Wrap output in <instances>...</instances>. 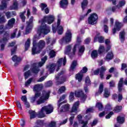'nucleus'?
<instances>
[{"label":"nucleus","mask_w":127,"mask_h":127,"mask_svg":"<svg viewBox=\"0 0 127 127\" xmlns=\"http://www.w3.org/2000/svg\"><path fill=\"white\" fill-rule=\"evenodd\" d=\"M54 20H55V16L53 15H49L44 16L41 20L39 21V24L40 25L38 28L39 35L47 34L50 31V30L49 27L47 26L45 23L47 22L49 24H51L54 22Z\"/></svg>","instance_id":"f257e3e1"},{"label":"nucleus","mask_w":127,"mask_h":127,"mask_svg":"<svg viewBox=\"0 0 127 127\" xmlns=\"http://www.w3.org/2000/svg\"><path fill=\"white\" fill-rule=\"evenodd\" d=\"M39 39H40L39 37L34 36L33 38V48L32 49V55L40 53V51L45 47L46 43L44 40H41L39 41L38 43L36 44V41Z\"/></svg>","instance_id":"f03ea898"},{"label":"nucleus","mask_w":127,"mask_h":127,"mask_svg":"<svg viewBox=\"0 0 127 127\" xmlns=\"http://www.w3.org/2000/svg\"><path fill=\"white\" fill-rule=\"evenodd\" d=\"M49 95H50V91H43L42 95L39 92H37L35 94V97L31 98L32 103H34L35 101H37V105H41L43 104L49 98Z\"/></svg>","instance_id":"7ed1b4c3"},{"label":"nucleus","mask_w":127,"mask_h":127,"mask_svg":"<svg viewBox=\"0 0 127 127\" xmlns=\"http://www.w3.org/2000/svg\"><path fill=\"white\" fill-rule=\"evenodd\" d=\"M66 61L67 60H66V57H65L64 59H60L57 63V64H52L48 65L47 68L50 73H53L55 69H56V71H58L59 70V67H61V65H62V62H63L64 66H65Z\"/></svg>","instance_id":"20e7f679"},{"label":"nucleus","mask_w":127,"mask_h":127,"mask_svg":"<svg viewBox=\"0 0 127 127\" xmlns=\"http://www.w3.org/2000/svg\"><path fill=\"white\" fill-rule=\"evenodd\" d=\"M53 112V106L49 104L48 106H44L42 108L41 111L38 113V118L42 119L45 117V113L47 115L51 114Z\"/></svg>","instance_id":"39448f33"},{"label":"nucleus","mask_w":127,"mask_h":127,"mask_svg":"<svg viewBox=\"0 0 127 127\" xmlns=\"http://www.w3.org/2000/svg\"><path fill=\"white\" fill-rule=\"evenodd\" d=\"M46 60H47V56H45L44 58L41 59V62H39L38 64L34 63L31 68V70L33 71V73L37 74L39 71L38 67H42L43 65H44Z\"/></svg>","instance_id":"423d86ee"},{"label":"nucleus","mask_w":127,"mask_h":127,"mask_svg":"<svg viewBox=\"0 0 127 127\" xmlns=\"http://www.w3.org/2000/svg\"><path fill=\"white\" fill-rule=\"evenodd\" d=\"M71 39L72 33H71V30H68L65 33V37H64L61 40H60V43H61V44H63V43L70 42Z\"/></svg>","instance_id":"0eeeda50"},{"label":"nucleus","mask_w":127,"mask_h":127,"mask_svg":"<svg viewBox=\"0 0 127 127\" xmlns=\"http://www.w3.org/2000/svg\"><path fill=\"white\" fill-rule=\"evenodd\" d=\"M61 22V20H60V19H58L57 24H55L53 25V33H56V30H58V34H62L63 33V27L62 26H60Z\"/></svg>","instance_id":"6e6552de"},{"label":"nucleus","mask_w":127,"mask_h":127,"mask_svg":"<svg viewBox=\"0 0 127 127\" xmlns=\"http://www.w3.org/2000/svg\"><path fill=\"white\" fill-rule=\"evenodd\" d=\"M71 46H67L65 48V50L64 51V54H66L67 55H69L70 57H72V56H74L75 55V53H76V51L77 50V48H79V45H75L72 49V53L70 54V51H71Z\"/></svg>","instance_id":"1a4fd4ad"},{"label":"nucleus","mask_w":127,"mask_h":127,"mask_svg":"<svg viewBox=\"0 0 127 127\" xmlns=\"http://www.w3.org/2000/svg\"><path fill=\"white\" fill-rule=\"evenodd\" d=\"M89 24H91L92 25H94V24H97L98 22V14L96 13L91 14L88 19Z\"/></svg>","instance_id":"9d476101"},{"label":"nucleus","mask_w":127,"mask_h":127,"mask_svg":"<svg viewBox=\"0 0 127 127\" xmlns=\"http://www.w3.org/2000/svg\"><path fill=\"white\" fill-rule=\"evenodd\" d=\"M64 71H61V74L59 73L56 76V80L57 81V85L59 84H63L66 81V77L63 75Z\"/></svg>","instance_id":"9b49d317"},{"label":"nucleus","mask_w":127,"mask_h":127,"mask_svg":"<svg viewBox=\"0 0 127 127\" xmlns=\"http://www.w3.org/2000/svg\"><path fill=\"white\" fill-rule=\"evenodd\" d=\"M75 96L77 98H80L82 103H84L87 98V95L84 94L82 90L75 91Z\"/></svg>","instance_id":"f8f14e48"},{"label":"nucleus","mask_w":127,"mask_h":127,"mask_svg":"<svg viewBox=\"0 0 127 127\" xmlns=\"http://www.w3.org/2000/svg\"><path fill=\"white\" fill-rule=\"evenodd\" d=\"M33 27V16H31L29 22H27V26L26 27V34H28L31 31Z\"/></svg>","instance_id":"ddd939ff"},{"label":"nucleus","mask_w":127,"mask_h":127,"mask_svg":"<svg viewBox=\"0 0 127 127\" xmlns=\"http://www.w3.org/2000/svg\"><path fill=\"white\" fill-rule=\"evenodd\" d=\"M69 110H70V105L69 104L64 105L61 107V106L60 107L58 106V114L59 115H62V113L68 112Z\"/></svg>","instance_id":"4468645a"},{"label":"nucleus","mask_w":127,"mask_h":127,"mask_svg":"<svg viewBox=\"0 0 127 127\" xmlns=\"http://www.w3.org/2000/svg\"><path fill=\"white\" fill-rule=\"evenodd\" d=\"M123 23L119 22V21H116L115 23L114 27L112 29L113 34H115L117 31H120L121 28L123 27Z\"/></svg>","instance_id":"2eb2a0df"},{"label":"nucleus","mask_w":127,"mask_h":127,"mask_svg":"<svg viewBox=\"0 0 127 127\" xmlns=\"http://www.w3.org/2000/svg\"><path fill=\"white\" fill-rule=\"evenodd\" d=\"M88 71V68L86 67H84L82 70H81L80 73H78L76 75L75 78L76 80H78V82H81L83 78V73H86Z\"/></svg>","instance_id":"dca6fc26"},{"label":"nucleus","mask_w":127,"mask_h":127,"mask_svg":"<svg viewBox=\"0 0 127 127\" xmlns=\"http://www.w3.org/2000/svg\"><path fill=\"white\" fill-rule=\"evenodd\" d=\"M79 106H80V102L79 101L74 103L70 111V116L73 115V113H77L78 109H79Z\"/></svg>","instance_id":"f3484780"},{"label":"nucleus","mask_w":127,"mask_h":127,"mask_svg":"<svg viewBox=\"0 0 127 127\" xmlns=\"http://www.w3.org/2000/svg\"><path fill=\"white\" fill-rule=\"evenodd\" d=\"M14 23H15V19L12 18L9 20L8 23L5 27L6 29H10L11 28H12L13 25H14Z\"/></svg>","instance_id":"a211bd4d"},{"label":"nucleus","mask_w":127,"mask_h":127,"mask_svg":"<svg viewBox=\"0 0 127 127\" xmlns=\"http://www.w3.org/2000/svg\"><path fill=\"white\" fill-rule=\"evenodd\" d=\"M113 58H114V53H113V52L110 51L107 53L104 59L106 61H110V60H112Z\"/></svg>","instance_id":"6ab92c4d"},{"label":"nucleus","mask_w":127,"mask_h":127,"mask_svg":"<svg viewBox=\"0 0 127 127\" xmlns=\"http://www.w3.org/2000/svg\"><path fill=\"white\" fill-rule=\"evenodd\" d=\"M99 71L100 73V78H101V79H103L104 78V75H105V72L107 71V67H106V66H101L100 69H99Z\"/></svg>","instance_id":"aec40b11"},{"label":"nucleus","mask_w":127,"mask_h":127,"mask_svg":"<svg viewBox=\"0 0 127 127\" xmlns=\"http://www.w3.org/2000/svg\"><path fill=\"white\" fill-rule=\"evenodd\" d=\"M41 8L42 10H44L46 14L49 13V9H48V8L47 7V5L46 4L41 3Z\"/></svg>","instance_id":"412c9836"},{"label":"nucleus","mask_w":127,"mask_h":127,"mask_svg":"<svg viewBox=\"0 0 127 127\" xmlns=\"http://www.w3.org/2000/svg\"><path fill=\"white\" fill-rule=\"evenodd\" d=\"M42 88H43L42 84H36L33 87V91L34 92H39V91L42 90Z\"/></svg>","instance_id":"4be33fe9"},{"label":"nucleus","mask_w":127,"mask_h":127,"mask_svg":"<svg viewBox=\"0 0 127 127\" xmlns=\"http://www.w3.org/2000/svg\"><path fill=\"white\" fill-rule=\"evenodd\" d=\"M125 35H126V32L125 31H122L120 32L119 34V39L121 42H124L125 41Z\"/></svg>","instance_id":"5701e85b"},{"label":"nucleus","mask_w":127,"mask_h":127,"mask_svg":"<svg viewBox=\"0 0 127 127\" xmlns=\"http://www.w3.org/2000/svg\"><path fill=\"white\" fill-rule=\"evenodd\" d=\"M60 5L62 8H66L68 5V0H62L60 2Z\"/></svg>","instance_id":"b1692460"},{"label":"nucleus","mask_w":127,"mask_h":127,"mask_svg":"<svg viewBox=\"0 0 127 127\" xmlns=\"http://www.w3.org/2000/svg\"><path fill=\"white\" fill-rule=\"evenodd\" d=\"M65 98H66V95H64L60 98V100L58 101L57 106L58 107H59V108H60V107H61L62 105L64 104V102H62V101H64V100L65 99Z\"/></svg>","instance_id":"393cba45"},{"label":"nucleus","mask_w":127,"mask_h":127,"mask_svg":"<svg viewBox=\"0 0 127 127\" xmlns=\"http://www.w3.org/2000/svg\"><path fill=\"white\" fill-rule=\"evenodd\" d=\"M9 37V35L8 34V33H6L4 35V37L3 39L0 40V45L1 44V43L2 44L5 43V41H7V40H8Z\"/></svg>","instance_id":"a878e982"},{"label":"nucleus","mask_w":127,"mask_h":127,"mask_svg":"<svg viewBox=\"0 0 127 127\" xmlns=\"http://www.w3.org/2000/svg\"><path fill=\"white\" fill-rule=\"evenodd\" d=\"M47 44H50V45H53L56 42V40L54 39H51L50 38H47L46 39Z\"/></svg>","instance_id":"bb28decb"},{"label":"nucleus","mask_w":127,"mask_h":127,"mask_svg":"<svg viewBox=\"0 0 127 127\" xmlns=\"http://www.w3.org/2000/svg\"><path fill=\"white\" fill-rule=\"evenodd\" d=\"M103 88H104V83H100L98 92H97L96 94V96H98V95H101V93H103Z\"/></svg>","instance_id":"cd10ccee"},{"label":"nucleus","mask_w":127,"mask_h":127,"mask_svg":"<svg viewBox=\"0 0 127 127\" xmlns=\"http://www.w3.org/2000/svg\"><path fill=\"white\" fill-rule=\"evenodd\" d=\"M29 114H30V120H32V119H34L36 117V113H35V111L30 110L29 111Z\"/></svg>","instance_id":"c85d7f7f"},{"label":"nucleus","mask_w":127,"mask_h":127,"mask_svg":"<svg viewBox=\"0 0 127 127\" xmlns=\"http://www.w3.org/2000/svg\"><path fill=\"white\" fill-rule=\"evenodd\" d=\"M4 8H6V1L3 0L1 1V4L0 5V10H3Z\"/></svg>","instance_id":"c756f323"},{"label":"nucleus","mask_w":127,"mask_h":127,"mask_svg":"<svg viewBox=\"0 0 127 127\" xmlns=\"http://www.w3.org/2000/svg\"><path fill=\"white\" fill-rule=\"evenodd\" d=\"M123 82H124V78H121L118 84L119 92H122V87H123Z\"/></svg>","instance_id":"7c9ffc66"},{"label":"nucleus","mask_w":127,"mask_h":127,"mask_svg":"<svg viewBox=\"0 0 127 127\" xmlns=\"http://www.w3.org/2000/svg\"><path fill=\"white\" fill-rule=\"evenodd\" d=\"M32 82H35V79L34 78H31L29 79L25 83V87H28L30 84H31Z\"/></svg>","instance_id":"2f4dec72"},{"label":"nucleus","mask_w":127,"mask_h":127,"mask_svg":"<svg viewBox=\"0 0 127 127\" xmlns=\"http://www.w3.org/2000/svg\"><path fill=\"white\" fill-rule=\"evenodd\" d=\"M6 22V19L4 17V15L2 14V13L0 12V23H4Z\"/></svg>","instance_id":"473e14b6"},{"label":"nucleus","mask_w":127,"mask_h":127,"mask_svg":"<svg viewBox=\"0 0 127 127\" xmlns=\"http://www.w3.org/2000/svg\"><path fill=\"white\" fill-rule=\"evenodd\" d=\"M97 39L98 40V42L100 43H103V42H104V38L102 36H99V35H97V36L95 37L94 38V41H96Z\"/></svg>","instance_id":"72a5a7b5"},{"label":"nucleus","mask_w":127,"mask_h":127,"mask_svg":"<svg viewBox=\"0 0 127 127\" xmlns=\"http://www.w3.org/2000/svg\"><path fill=\"white\" fill-rule=\"evenodd\" d=\"M92 59H96L98 57V51L94 50L93 51L91 54Z\"/></svg>","instance_id":"f704fd0d"},{"label":"nucleus","mask_w":127,"mask_h":127,"mask_svg":"<svg viewBox=\"0 0 127 127\" xmlns=\"http://www.w3.org/2000/svg\"><path fill=\"white\" fill-rule=\"evenodd\" d=\"M88 5V0H83V1L81 3V7L82 8V10H84L86 7Z\"/></svg>","instance_id":"c9c22d12"},{"label":"nucleus","mask_w":127,"mask_h":127,"mask_svg":"<svg viewBox=\"0 0 127 127\" xmlns=\"http://www.w3.org/2000/svg\"><path fill=\"white\" fill-rule=\"evenodd\" d=\"M30 46V39H28L26 41L25 44V50H28Z\"/></svg>","instance_id":"e433bc0d"},{"label":"nucleus","mask_w":127,"mask_h":127,"mask_svg":"<svg viewBox=\"0 0 127 127\" xmlns=\"http://www.w3.org/2000/svg\"><path fill=\"white\" fill-rule=\"evenodd\" d=\"M117 120L119 124H124L125 123V118L124 117L119 116L117 118Z\"/></svg>","instance_id":"4c0bfd02"},{"label":"nucleus","mask_w":127,"mask_h":127,"mask_svg":"<svg viewBox=\"0 0 127 127\" xmlns=\"http://www.w3.org/2000/svg\"><path fill=\"white\" fill-rule=\"evenodd\" d=\"M125 4H126V0H120L119 2L118 5H117V7L118 8H120V7H122V6H124Z\"/></svg>","instance_id":"58836bf2"},{"label":"nucleus","mask_w":127,"mask_h":127,"mask_svg":"<svg viewBox=\"0 0 127 127\" xmlns=\"http://www.w3.org/2000/svg\"><path fill=\"white\" fill-rule=\"evenodd\" d=\"M106 50L105 49V47L103 45H100L98 50V52L99 54H101L102 53H104Z\"/></svg>","instance_id":"ea45409f"},{"label":"nucleus","mask_w":127,"mask_h":127,"mask_svg":"<svg viewBox=\"0 0 127 127\" xmlns=\"http://www.w3.org/2000/svg\"><path fill=\"white\" fill-rule=\"evenodd\" d=\"M11 9H17V1L16 0H13V5L10 6Z\"/></svg>","instance_id":"a19ab883"},{"label":"nucleus","mask_w":127,"mask_h":127,"mask_svg":"<svg viewBox=\"0 0 127 127\" xmlns=\"http://www.w3.org/2000/svg\"><path fill=\"white\" fill-rule=\"evenodd\" d=\"M76 66H77V61H74L72 62L71 65L70 66V70L73 71L75 68H76Z\"/></svg>","instance_id":"79ce46f5"},{"label":"nucleus","mask_w":127,"mask_h":127,"mask_svg":"<svg viewBox=\"0 0 127 127\" xmlns=\"http://www.w3.org/2000/svg\"><path fill=\"white\" fill-rule=\"evenodd\" d=\"M50 58H53L56 56V53L53 50L50 51L49 53Z\"/></svg>","instance_id":"37998d69"},{"label":"nucleus","mask_w":127,"mask_h":127,"mask_svg":"<svg viewBox=\"0 0 127 127\" xmlns=\"http://www.w3.org/2000/svg\"><path fill=\"white\" fill-rule=\"evenodd\" d=\"M12 60L14 62H19V61H21V59L20 57H17L16 56H14Z\"/></svg>","instance_id":"c03bdc74"},{"label":"nucleus","mask_w":127,"mask_h":127,"mask_svg":"<svg viewBox=\"0 0 127 127\" xmlns=\"http://www.w3.org/2000/svg\"><path fill=\"white\" fill-rule=\"evenodd\" d=\"M111 94V93H110V91H109V90H108V89L105 88V90H104V97L105 98H108L109 97H110V95Z\"/></svg>","instance_id":"a18cd8bd"},{"label":"nucleus","mask_w":127,"mask_h":127,"mask_svg":"<svg viewBox=\"0 0 127 127\" xmlns=\"http://www.w3.org/2000/svg\"><path fill=\"white\" fill-rule=\"evenodd\" d=\"M65 91H66V87L64 86H63L59 89L58 93L62 94V93H64Z\"/></svg>","instance_id":"49530a36"},{"label":"nucleus","mask_w":127,"mask_h":127,"mask_svg":"<svg viewBox=\"0 0 127 127\" xmlns=\"http://www.w3.org/2000/svg\"><path fill=\"white\" fill-rule=\"evenodd\" d=\"M31 72H30V70L26 71L24 73V76L25 77V79H28V77H29V76H31Z\"/></svg>","instance_id":"de8ad7c7"},{"label":"nucleus","mask_w":127,"mask_h":127,"mask_svg":"<svg viewBox=\"0 0 127 127\" xmlns=\"http://www.w3.org/2000/svg\"><path fill=\"white\" fill-rule=\"evenodd\" d=\"M84 51H85V47L83 46H80L79 49V55H82L84 53Z\"/></svg>","instance_id":"09e8293b"},{"label":"nucleus","mask_w":127,"mask_h":127,"mask_svg":"<svg viewBox=\"0 0 127 127\" xmlns=\"http://www.w3.org/2000/svg\"><path fill=\"white\" fill-rule=\"evenodd\" d=\"M96 108H98L99 111L103 110V104L100 102H97L96 104Z\"/></svg>","instance_id":"8fccbe9b"},{"label":"nucleus","mask_w":127,"mask_h":127,"mask_svg":"<svg viewBox=\"0 0 127 127\" xmlns=\"http://www.w3.org/2000/svg\"><path fill=\"white\" fill-rule=\"evenodd\" d=\"M122 109H123V107H122L121 106H116L114 108V111H115L116 113H119V112H121V111H122Z\"/></svg>","instance_id":"3c124183"},{"label":"nucleus","mask_w":127,"mask_h":127,"mask_svg":"<svg viewBox=\"0 0 127 127\" xmlns=\"http://www.w3.org/2000/svg\"><path fill=\"white\" fill-rule=\"evenodd\" d=\"M25 12H26V11H25L23 12L20 13V17H21L23 22H24V21H25V16H24V14H25Z\"/></svg>","instance_id":"603ef678"},{"label":"nucleus","mask_w":127,"mask_h":127,"mask_svg":"<svg viewBox=\"0 0 127 127\" xmlns=\"http://www.w3.org/2000/svg\"><path fill=\"white\" fill-rule=\"evenodd\" d=\"M85 82L86 85H87L88 86H89V85H91V80L88 76L86 77Z\"/></svg>","instance_id":"864d4df0"},{"label":"nucleus","mask_w":127,"mask_h":127,"mask_svg":"<svg viewBox=\"0 0 127 127\" xmlns=\"http://www.w3.org/2000/svg\"><path fill=\"white\" fill-rule=\"evenodd\" d=\"M75 114H72V115H71V116H72L71 117H70L69 118V123H70V125H73V121H74V119L75 118Z\"/></svg>","instance_id":"5fc2aeb1"},{"label":"nucleus","mask_w":127,"mask_h":127,"mask_svg":"<svg viewBox=\"0 0 127 127\" xmlns=\"http://www.w3.org/2000/svg\"><path fill=\"white\" fill-rule=\"evenodd\" d=\"M69 100L70 102L74 101V93L73 92H71L69 95Z\"/></svg>","instance_id":"6e6d98bb"},{"label":"nucleus","mask_w":127,"mask_h":127,"mask_svg":"<svg viewBox=\"0 0 127 127\" xmlns=\"http://www.w3.org/2000/svg\"><path fill=\"white\" fill-rule=\"evenodd\" d=\"M48 127H56V122L54 121L51 122Z\"/></svg>","instance_id":"4d7b16f0"},{"label":"nucleus","mask_w":127,"mask_h":127,"mask_svg":"<svg viewBox=\"0 0 127 127\" xmlns=\"http://www.w3.org/2000/svg\"><path fill=\"white\" fill-rule=\"evenodd\" d=\"M12 13L10 12H6L5 13V15L7 18H10V16H11Z\"/></svg>","instance_id":"13d9d810"},{"label":"nucleus","mask_w":127,"mask_h":127,"mask_svg":"<svg viewBox=\"0 0 127 127\" xmlns=\"http://www.w3.org/2000/svg\"><path fill=\"white\" fill-rule=\"evenodd\" d=\"M98 123V121L97 120H94L92 123H90V125H91V127H93L94 126H96L97 125V123Z\"/></svg>","instance_id":"bf43d9fd"},{"label":"nucleus","mask_w":127,"mask_h":127,"mask_svg":"<svg viewBox=\"0 0 127 127\" xmlns=\"http://www.w3.org/2000/svg\"><path fill=\"white\" fill-rule=\"evenodd\" d=\"M104 32H105L106 33H108V32H109V27L106 25H104Z\"/></svg>","instance_id":"052dcab7"},{"label":"nucleus","mask_w":127,"mask_h":127,"mask_svg":"<svg viewBox=\"0 0 127 127\" xmlns=\"http://www.w3.org/2000/svg\"><path fill=\"white\" fill-rule=\"evenodd\" d=\"M15 51H16V46H14L13 48L11 50V54L13 55L15 53Z\"/></svg>","instance_id":"680f3d73"},{"label":"nucleus","mask_w":127,"mask_h":127,"mask_svg":"<svg viewBox=\"0 0 127 127\" xmlns=\"http://www.w3.org/2000/svg\"><path fill=\"white\" fill-rule=\"evenodd\" d=\"M21 100H22V101L24 103H25L26 102H27V98H26V96H22V97L21 98Z\"/></svg>","instance_id":"e2e57ef3"},{"label":"nucleus","mask_w":127,"mask_h":127,"mask_svg":"<svg viewBox=\"0 0 127 127\" xmlns=\"http://www.w3.org/2000/svg\"><path fill=\"white\" fill-rule=\"evenodd\" d=\"M46 87H51L52 86V81H49L46 84Z\"/></svg>","instance_id":"0e129e2a"},{"label":"nucleus","mask_w":127,"mask_h":127,"mask_svg":"<svg viewBox=\"0 0 127 127\" xmlns=\"http://www.w3.org/2000/svg\"><path fill=\"white\" fill-rule=\"evenodd\" d=\"M123 100V95L119 94L118 95V102H121Z\"/></svg>","instance_id":"69168bd1"},{"label":"nucleus","mask_w":127,"mask_h":127,"mask_svg":"<svg viewBox=\"0 0 127 127\" xmlns=\"http://www.w3.org/2000/svg\"><path fill=\"white\" fill-rule=\"evenodd\" d=\"M127 67V64H122V70H125Z\"/></svg>","instance_id":"338daca9"},{"label":"nucleus","mask_w":127,"mask_h":127,"mask_svg":"<svg viewBox=\"0 0 127 127\" xmlns=\"http://www.w3.org/2000/svg\"><path fill=\"white\" fill-rule=\"evenodd\" d=\"M105 44L106 45H111V40L110 39H106L105 40Z\"/></svg>","instance_id":"774afa93"}]
</instances>
